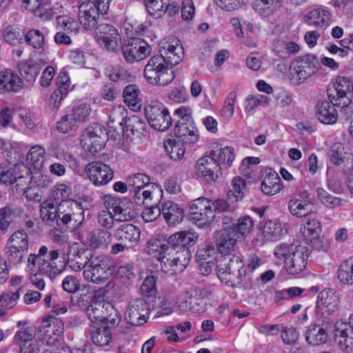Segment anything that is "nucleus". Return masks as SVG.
<instances>
[{"label": "nucleus", "instance_id": "f257e3e1", "mask_svg": "<svg viewBox=\"0 0 353 353\" xmlns=\"http://www.w3.org/2000/svg\"><path fill=\"white\" fill-rule=\"evenodd\" d=\"M57 321V319L52 316H49L46 320H43V324L38 327L34 326H27L26 321H19L17 322L18 330L14 334L13 338V343L19 346L20 349L25 347H40V343H43L45 336L50 335V333L59 336L63 332V323L58 322L59 327L57 329V334L54 333V329L50 328L52 323Z\"/></svg>", "mask_w": 353, "mask_h": 353}, {"label": "nucleus", "instance_id": "f03ea898", "mask_svg": "<svg viewBox=\"0 0 353 353\" xmlns=\"http://www.w3.org/2000/svg\"><path fill=\"white\" fill-rule=\"evenodd\" d=\"M59 250H48L42 245L37 254H30L27 258V268L37 269L39 274L50 279L55 278L65 270V264L60 258Z\"/></svg>", "mask_w": 353, "mask_h": 353}, {"label": "nucleus", "instance_id": "7ed1b4c3", "mask_svg": "<svg viewBox=\"0 0 353 353\" xmlns=\"http://www.w3.org/2000/svg\"><path fill=\"white\" fill-rule=\"evenodd\" d=\"M274 255L284 261L285 270L291 275L302 272L307 266V250L303 245L281 243L275 248Z\"/></svg>", "mask_w": 353, "mask_h": 353}, {"label": "nucleus", "instance_id": "20e7f679", "mask_svg": "<svg viewBox=\"0 0 353 353\" xmlns=\"http://www.w3.org/2000/svg\"><path fill=\"white\" fill-rule=\"evenodd\" d=\"M245 272L244 263L239 256L226 254L217 261V276L228 286L235 287L240 284Z\"/></svg>", "mask_w": 353, "mask_h": 353}, {"label": "nucleus", "instance_id": "39448f33", "mask_svg": "<svg viewBox=\"0 0 353 353\" xmlns=\"http://www.w3.org/2000/svg\"><path fill=\"white\" fill-rule=\"evenodd\" d=\"M114 270V265L108 258L101 255L92 256L83 275L85 281L99 284L108 280Z\"/></svg>", "mask_w": 353, "mask_h": 353}, {"label": "nucleus", "instance_id": "423d86ee", "mask_svg": "<svg viewBox=\"0 0 353 353\" xmlns=\"http://www.w3.org/2000/svg\"><path fill=\"white\" fill-rule=\"evenodd\" d=\"M144 77L152 85L165 86L174 79V74L171 68L163 61L161 57H151L144 69Z\"/></svg>", "mask_w": 353, "mask_h": 353}, {"label": "nucleus", "instance_id": "0eeeda50", "mask_svg": "<svg viewBox=\"0 0 353 353\" xmlns=\"http://www.w3.org/2000/svg\"><path fill=\"white\" fill-rule=\"evenodd\" d=\"M29 240L27 233L23 230H19L12 233L6 245L8 260L15 265L24 262L28 254Z\"/></svg>", "mask_w": 353, "mask_h": 353}, {"label": "nucleus", "instance_id": "6e6552de", "mask_svg": "<svg viewBox=\"0 0 353 353\" xmlns=\"http://www.w3.org/2000/svg\"><path fill=\"white\" fill-rule=\"evenodd\" d=\"M162 271L171 274L182 272L189 263L191 252L189 248L169 245L166 254L163 257Z\"/></svg>", "mask_w": 353, "mask_h": 353}, {"label": "nucleus", "instance_id": "1a4fd4ad", "mask_svg": "<svg viewBox=\"0 0 353 353\" xmlns=\"http://www.w3.org/2000/svg\"><path fill=\"white\" fill-rule=\"evenodd\" d=\"M352 82L348 77H337L327 88L330 101L337 107H347L352 102Z\"/></svg>", "mask_w": 353, "mask_h": 353}, {"label": "nucleus", "instance_id": "9d476101", "mask_svg": "<svg viewBox=\"0 0 353 353\" xmlns=\"http://www.w3.org/2000/svg\"><path fill=\"white\" fill-rule=\"evenodd\" d=\"M81 145L85 151L92 155L100 152L107 141V132L99 123L89 125L81 136Z\"/></svg>", "mask_w": 353, "mask_h": 353}, {"label": "nucleus", "instance_id": "9b49d317", "mask_svg": "<svg viewBox=\"0 0 353 353\" xmlns=\"http://www.w3.org/2000/svg\"><path fill=\"white\" fill-rule=\"evenodd\" d=\"M145 115L150 125L157 131H166L172 124L168 110L159 102H152L145 107Z\"/></svg>", "mask_w": 353, "mask_h": 353}, {"label": "nucleus", "instance_id": "f8f14e48", "mask_svg": "<svg viewBox=\"0 0 353 353\" xmlns=\"http://www.w3.org/2000/svg\"><path fill=\"white\" fill-rule=\"evenodd\" d=\"M190 216L199 227H208L215 217L211 201L204 197L192 201L190 205Z\"/></svg>", "mask_w": 353, "mask_h": 353}, {"label": "nucleus", "instance_id": "ddd939ff", "mask_svg": "<svg viewBox=\"0 0 353 353\" xmlns=\"http://www.w3.org/2000/svg\"><path fill=\"white\" fill-rule=\"evenodd\" d=\"M104 204L108 210L112 211L115 221H130L136 216V212L132 208V203L126 199L105 196Z\"/></svg>", "mask_w": 353, "mask_h": 353}, {"label": "nucleus", "instance_id": "4468645a", "mask_svg": "<svg viewBox=\"0 0 353 353\" xmlns=\"http://www.w3.org/2000/svg\"><path fill=\"white\" fill-rule=\"evenodd\" d=\"M92 109L86 103L75 106L70 113L65 115L57 123V128L61 132H67L74 126L87 122L90 119Z\"/></svg>", "mask_w": 353, "mask_h": 353}, {"label": "nucleus", "instance_id": "2eb2a0df", "mask_svg": "<svg viewBox=\"0 0 353 353\" xmlns=\"http://www.w3.org/2000/svg\"><path fill=\"white\" fill-rule=\"evenodd\" d=\"M319 61L316 56L306 54L294 61L291 65V74L294 79L304 81L316 72Z\"/></svg>", "mask_w": 353, "mask_h": 353}, {"label": "nucleus", "instance_id": "dca6fc26", "mask_svg": "<svg viewBox=\"0 0 353 353\" xmlns=\"http://www.w3.org/2000/svg\"><path fill=\"white\" fill-rule=\"evenodd\" d=\"M335 335L338 340V345L341 351L345 353L353 352V315L348 318V321H339L335 325Z\"/></svg>", "mask_w": 353, "mask_h": 353}, {"label": "nucleus", "instance_id": "f3484780", "mask_svg": "<svg viewBox=\"0 0 353 353\" xmlns=\"http://www.w3.org/2000/svg\"><path fill=\"white\" fill-rule=\"evenodd\" d=\"M100 14H103L101 6L95 2L84 1L79 6L78 19L85 30H92L97 26Z\"/></svg>", "mask_w": 353, "mask_h": 353}, {"label": "nucleus", "instance_id": "a211bd4d", "mask_svg": "<svg viewBox=\"0 0 353 353\" xmlns=\"http://www.w3.org/2000/svg\"><path fill=\"white\" fill-rule=\"evenodd\" d=\"M196 174L208 182L216 181L221 174V166L210 153L197 160Z\"/></svg>", "mask_w": 353, "mask_h": 353}, {"label": "nucleus", "instance_id": "6ab92c4d", "mask_svg": "<svg viewBox=\"0 0 353 353\" xmlns=\"http://www.w3.org/2000/svg\"><path fill=\"white\" fill-rule=\"evenodd\" d=\"M149 315L147 302L143 299L131 301L125 312V319L132 325H141L146 322Z\"/></svg>", "mask_w": 353, "mask_h": 353}, {"label": "nucleus", "instance_id": "aec40b11", "mask_svg": "<svg viewBox=\"0 0 353 353\" xmlns=\"http://www.w3.org/2000/svg\"><path fill=\"white\" fill-rule=\"evenodd\" d=\"M151 52L150 46L143 40L133 38L123 47L122 53L125 60L133 63L145 59Z\"/></svg>", "mask_w": 353, "mask_h": 353}, {"label": "nucleus", "instance_id": "412c9836", "mask_svg": "<svg viewBox=\"0 0 353 353\" xmlns=\"http://www.w3.org/2000/svg\"><path fill=\"white\" fill-rule=\"evenodd\" d=\"M90 181L96 186H102L109 183L114 176L112 169L101 161L88 163L85 168Z\"/></svg>", "mask_w": 353, "mask_h": 353}, {"label": "nucleus", "instance_id": "4be33fe9", "mask_svg": "<svg viewBox=\"0 0 353 353\" xmlns=\"http://www.w3.org/2000/svg\"><path fill=\"white\" fill-rule=\"evenodd\" d=\"M160 55L163 61L168 66L176 65L181 62L183 57V48L179 44V41L175 38H168L161 43L160 47Z\"/></svg>", "mask_w": 353, "mask_h": 353}, {"label": "nucleus", "instance_id": "5701e85b", "mask_svg": "<svg viewBox=\"0 0 353 353\" xmlns=\"http://www.w3.org/2000/svg\"><path fill=\"white\" fill-rule=\"evenodd\" d=\"M96 38L99 43L110 52L119 48L121 37L118 30L109 24H101L96 30Z\"/></svg>", "mask_w": 353, "mask_h": 353}, {"label": "nucleus", "instance_id": "b1692460", "mask_svg": "<svg viewBox=\"0 0 353 353\" xmlns=\"http://www.w3.org/2000/svg\"><path fill=\"white\" fill-rule=\"evenodd\" d=\"M300 231L305 243L314 249L319 250L321 247L320 235L322 232L321 224L316 219H308L302 223Z\"/></svg>", "mask_w": 353, "mask_h": 353}, {"label": "nucleus", "instance_id": "393cba45", "mask_svg": "<svg viewBox=\"0 0 353 353\" xmlns=\"http://www.w3.org/2000/svg\"><path fill=\"white\" fill-rule=\"evenodd\" d=\"M23 86L22 79L12 69L7 68L0 72V94L17 93Z\"/></svg>", "mask_w": 353, "mask_h": 353}, {"label": "nucleus", "instance_id": "a878e982", "mask_svg": "<svg viewBox=\"0 0 353 353\" xmlns=\"http://www.w3.org/2000/svg\"><path fill=\"white\" fill-rule=\"evenodd\" d=\"M290 214L297 218L305 217L312 212V201L307 190L299 193L298 197L289 200L288 204Z\"/></svg>", "mask_w": 353, "mask_h": 353}, {"label": "nucleus", "instance_id": "bb28decb", "mask_svg": "<svg viewBox=\"0 0 353 353\" xmlns=\"http://www.w3.org/2000/svg\"><path fill=\"white\" fill-rule=\"evenodd\" d=\"M141 231L133 224H123L113 232V236L118 241L127 243L132 248L138 245L140 241Z\"/></svg>", "mask_w": 353, "mask_h": 353}, {"label": "nucleus", "instance_id": "cd10ccee", "mask_svg": "<svg viewBox=\"0 0 353 353\" xmlns=\"http://www.w3.org/2000/svg\"><path fill=\"white\" fill-rule=\"evenodd\" d=\"M236 237V234L232 228L227 227L218 232L216 247L222 256L231 254L230 253L235 250Z\"/></svg>", "mask_w": 353, "mask_h": 353}, {"label": "nucleus", "instance_id": "c85d7f7f", "mask_svg": "<svg viewBox=\"0 0 353 353\" xmlns=\"http://www.w3.org/2000/svg\"><path fill=\"white\" fill-rule=\"evenodd\" d=\"M304 21L310 26L325 30L332 23V15L323 8L313 9L304 17Z\"/></svg>", "mask_w": 353, "mask_h": 353}, {"label": "nucleus", "instance_id": "c756f323", "mask_svg": "<svg viewBox=\"0 0 353 353\" xmlns=\"http://www.w3.org/2000/svg\"><path fill=\"white\" fill-rule=\"evenodd\" d=\"M110 312H114L113 306L104 301H94L86 310L88 319L94 323H103Z\"/></svg>", "mask_w": 353, "mask_h": 353}, {"label": "nucleus", "instance_id": "7c9ffc66", "mask_svg": "<svg viewBox=\"0 0 353 353\" xmlns=\"http://www.w3.org/2000/svg\"><path fill=\"white\" fill-rule=\"evenodd\" d=\"M328 327L321 326L315 321L308 326L305 331V341L312 346H319L326 343L329 339Z\"/></svg>", "mask_w": 353, "mask_h": 353}, {"label": "nucleus", "instance_id": "2f4dec72", "mask_svg": "<svg viewBox=\"0 0 353 353\" xmlns=\"http://www.w3.org/2000/svg\"><path fill=\"white\" fill-rule=\"evenodd\" d=\"M145 123L139 116L132 115L125 120L123 131L132 139H141L146 135Z\"/></svg>", "mask_w": 353, "mask_h": 353}, {"label": "nucleus", "instance_id": "473e14b6", "mask_svg": "<svg viewBox=\"0 0 353 353\" xmlns=\"http://www.w3.org/2000/svg\"><path fill=\"white\" fill-rule=\"evenodd\" d=\"M161 214L170 226L180 223L184 218L183 210L172 201H166L161 206Z\"/></svg>", "mask_w": 353, "mask_h": 353}, {"label": "nucleus", "instance_id": "72a5a7b5", "mask_svg": "<svg viewBox=\"0 0 353 353\" xmlns=\"http://www.w3.org/2000/svg\"><path fill=\"white\" fill-rule=\"evenodd\" d=\"M174 134L176 139L185 144L194 143L198 140L197 130L192 125L191 121H179L174 128Z\"/></svg>", "mask_w": 353, "mask_h": 353}, {"label": "nucleus", "instance_id": "f704fd0d", "mask_svg": "<svg viewBox=\"0 0 353 353\" xmlns=\"http://www.w3.org/2000/svg\"><path fill=\"white\" fill-rule=\"evenodd\" d=\"M176 303L179 308L185 311L201 312L205 310V303L198 299L193 292L186 291L180 294Z\"/></svg>", "mask_w": 353, "mask_h": 353}, {"label": "nucleus", "instance_id": "c9c22d12", "mask_svg": "<svg viewBox=\"0 0 353 353\" xmlns=\"http://www.w3.org/2000/svg\"><path fill=\"white\" fill-rule=\"evenodd\" d=\"M113 234L104 229H96L89 232L86 243L91 249L106 248L112 240Z\"/></svg>", "mask_w": 353, "mask_h": 353}, {"label": "nucleus", "instance_id": "e433bc0d", "mask_svg": "<svg viewBox=\"0 0 353 353\" xmlns=\"http://www.w3.org/2000/svg\"><path fill=\"white\" fill-rule=\"evenodd\" d=\"M261 183V190L267 195L272 196L282 189L281 180L279 174L272 169L265 170Z\"/></svg>", "mask_w": 353, "mask_h": 353}, {"label": "nucleus", "instance_id": "4c0bfd02", "mask_svg": "<svg viewBox=\"0 0 353 353\" xmlns=\"http://www.w3.org/2000/svg\"><path fill=\"white\" fill-rule=\"evenodd\" d=\"M330 101H323L317 103L316 105L318 119L325 124H333L336 122L338 113Z\"/></svg>", "mask_w": 353, "mask_h": 353}, {"label": "nucleus", "instance_id": "58836bf2", "mask_svg": "<svg viewBox=\"0 0 353 353\" xmlns=\"http://www.w3.org/2000/svg\"><path fill=\"white\" fill-rule=\"evenodd\" d=\"M285 232L284 227L278 220H270L261 228V235L263 241H273L279 239Z\"/></svg>", "mask_w": 353, "mask_h": 353}, {"label": "nucleus", "instance_id": "ea45409f", "mask_svg": "<svg viewBox=\"0 0 353 353\" xmlns=\"http://www.w3.org/2000/svg\"><path fill=\"white\" fill-rule=\"evenodd\" d=\"M89 262L90 257L83 249L74 248L68 252V265L75 272L84 270Z\"/></svg>", "mask_w": 353, "mask_h": 353}, {"label": "nucleus", "instance_id": "a19ab883", "mask_svg": "<svg viewBox=\"0 0 353 353\" xmlns=\"http://www.w3.org/2000/svg\"><path fill=\"white\" fill-rule=\"evenodd\" d=\"M198 239L196 233L192 231H181L172 234L168 239L169 245L188 248L194 245Z\"/></svg>", "mask_w": 353, "mask_h": 353}, {"label": "nucleus", "instance_id": "79ce46f5", "mask_svg": "<svg viewBox=\"0 0 353 353\" xmlns=\"http://www.w3.org/2000/svg\"><path fill=\"white\" fill-rule=\"evenodd\" d=\"M339 298L333 289H325L317 296L316 303L323 307L338 310Z\"/></svg>", "mask_w": 353, "mask_h": 353}, {"label": "nucleus", "instance_id": "37998d69", "mask_svg": "<svg viewBox=\"0 0 353 353\" xmlns=\"http://www.w3.org/2000/svg\"><path fill=\"white\" fill-rule=\"evenodd\" d=\"M41 70V66L33 60L23 61L19 65V70L23 79L29 82L35 81Z\"/></svg>", "mask_w": 353, "mask_h": 353}, {"label": "nucleus", "instance_id": "c03bdc74", "mask_svg": "<svg viewBox=\"0 0 353 353\" xmlns=\"http://www.w3.org/2000/svg\"><path fill=\"white\" fill-rule=\"evenodd\" d=\"M281 6V0H254V10L261 16L267 17L272 15Z\"/></svg>", "mask_w": 353, "mask_h": 353}, {"label": "nucleus", "instance_id": "a18cd8bd", "mask_svg": "<svg viewBox=\"0 0 353 353\" xmlns=\"http://www.w3.org/2000/svg\"><path fill=\"white\" fill-rule=\"evenodd\" d=\"M337 310L323 307L316 303L314 321L321 326L329 327L332 324Z\"/></svg>", "mask_w": 353, "mask_h": 353}, {"label": "nucleus", "instance_id": "49530a36", "mask_svg": "<svg viewBox=\"0 0 353 353\" xmlns=\"http://www.w3.org/2000/svg\"><path fill=\"white\" fill-rule=\"evenodd\" d=\"M23 179V174L21 173V166L15 165L9 169H6L0 165V181L6 185H12L18 181Z\"/></svg>", "mask_w": 353, "mask_h": 353}, {"label": "nucleus", "instance_id": "de8ad7c7", "mask_svg": "<svg viewBox=\"0 0 353 353\" xmlns=\"http://www.w3.org/2000/svg\"><path fill=\"white\" fill-rule=\"evenodd\" d=\"M168 248V243L166 244L158 239H151L148 243L147 253L153 257H156L161 262L162 266L163 265V257L166 254Z\"/></svg>", "mask_w": 353, "mask_h": 353}, {"label": "nucleus", "instance_id": "09e8293b", "mask_svg": "<svg viewBox=\"0 0 353 353\" xmlns=\"http://www.w3.org/2000/svg\"><path fill=\"white\" fill-rule=\"evenodd\" d=\"M184 143L177 139H169L164 143L165 150L170 159L174 161L182 159L185 154Z\"/></svg>", "mask_w": 353, "mask_h": 353}, {"label": "nucleus", "instance_id": "8fccbe9b", "mask_svg": "<svg viewBox=\"0 0 353 353\" xmlns=\"http://www.w3.org/2000/svg\"><path fill=\"white\" fill-rule=\"evenodd\" d=\"M127 119V110L125 107L123 105H115L112 108L108 126L114 130L116 129L117 125H119L123 128L125 124V120Z\"/></svg>", "mask_w": 353, "mask_h": 353}, {"label": "nucleus", "instance_id": "3c124183", "mask_svg": "<svg viewBox=\"0 0 353 353\" xmlns=\"http://www.w3.org/2000/svg\"><path fill=\"white\" fill-rule=\"evenodd\" d=\"M71 193V188L67 185L62 183L57 185L53 188L51 192V196L54 199L56 204L61 205L63 203L72 204L73 201L68 200Z\"/></svg>", "mask_w": 353, "mask_h": 353}, {"label": "nucleus", "instance_id": "603ef678", "mask_svg": "<svg viewBox=\"0 0 353 353\" xmlns=\"http://www.w3.org/2000/svg\"><path fill=\"white\" fill-rule=\"evenodd\" d=\"M210 153L211 155L215 157V160L219 163V165H223L226 167H230L234 159V149L230 147H225L217 151L212 150Z\"/></svg>", "mask_w": 353, "mask_h": 353}, {"label": "nucleus", "instance_id": "864d4df0", "mask_svg": "<svg viewBox=\"0 0 353 353\" xmlns=\"http://www.w3.org/2000/svg\"><path fill=\"white\" fill-rule=\"evenodd\" d=\"M338 278L344 284H353V256L340 265Z\"/></svg>", "mask_w": 353, "mask_h": 353}, {"label": "nucleus", "instance_id": "5fc2aeb1", "mask_svg": "<svg viewBox=\"0 0 353 353\" xmlns=\"http://www.w3.org/2000/svg\"><path fill=\"white\" fill-rule=\"evenodd\" d=\"M45 154L46 150L44 148L39 145H34L30 148L27 155V160L34 166L35 169L40 170L43 167Z\"/></svg>", "mask_w": 353, "mask_h": 353}, {"label": "nucleus", "instance_id": "6e6d98bb", "mask_svg": "<svg viewBox=\"0 0 353 353\" xmlns=\"http://www.w3.org/2000/svg\"><path fill=\"white\" fill-rule=\"evenodd\" d=\"M60 214L52 203H44L41 206L40 215L46 224L51 225L60 216Z\"/></svg>", "mask_w": 353, "mask_h": 353}, {"label": "nucleus", "instance_id": "4d7b16f0", "mask_svg": "<svg viewBox=\"0 0 353 353\" xmlns=\"http://www.w3.org/2000/svg\"><path fill=\"white\" fill-rule=\"evenodd\" d=\"M316 193L321 202L328 208L340 207L345 202L342 199L330 194L321 188L316 189Z\"/></svg>", "mask_w": 353, "mask_h": 353}, {"label": "nucleus", "instance_id": "13d9d810", "mask_svg": "<svg viewBox=\"0 0 353 353\" xmlns=\"http://www.w3.org/2000/svg\"><path fill=\"white\" fill-rule=\"evenodd\" d=\"M57 27L68 34H77L79 31L77 22L69 16H58Z\"/></svg>", "mask_w": 353, "mask_h": 353}, {"label": "nucleus", "instance_id": "bf43d9fd", "mask_svg": "<svg viewBox=\"0 0 353 353\" xmlns=\"http://www.w3.org/2000/svg\"><path fill=\"white\" fill-rule=\"evenodd\" d=\"M123 97L125 103L129 107H131L134 110L139 108L138 105L139 103V90L134 85L126 86L123 90Z\"/></svg>", "mask_w": 353, "mask_h": 353}, {"label": "nucleus", "instance_id": "052dcab7", "mask_svg": "<svg viewBox=\"0 0 353 353\" xmlns=\"http://www.w3.org/2000/svg\"><path fill=\"white\" fill-rule=\"evenodd\" d=\"M233 190L228 192V199L236 202L243 197V190L245 187V181L240 176H236L232 180Z\"/></svg>", "mask_w": 353, "mask_h": 353}, {"label": "nucleus", "instance_id": "680f3d73", "mask_svg": "<svg viewBox=\"0 0 353 353\" xmlns=\"http://www.w3.org/2000/svg\"><path fill=\"white\" fill-rule=\"evenodd\" d=\"M150 183V178L145 174L137 173L129 176L127 179V184L130 190L144 189Z\"/></svg>", "mask_w": 353, "mask_h": 353}, {"label": "nucleus", "instance_id": "e2e57ef3", "mask_svg": "<svg viewBox=\"0 0 353 353\" xmlns=\"http://www.w3.org/2000/svg\"><path fill=\"white\" fill-rule=\"evenodd\" d=\"M170 0H144L145 6L150 15L159 18L163 14V8Z\"/></svg>", "mask_w": 353, "mask_h": 353}, {"label": "nucleus", "instance_id": "0e129e2a", "mask_svg": "<svg viewBox=\"0 0 353 353\" xmlns=\"http://www.w3.org/2000/svg\"><path fill=\"white\" fill-rule=\"evenodd\" d=\"M253 226L254 222L252 218L248 215H245L238 219L232 230H234L236 234H239L241 236H245L252 231Z\"/></svg>", "mask_w": 353, "mask_h": 353}, {"label": "nucleus", "instance_id": "69168bd1", "mask_svg": "<svg viewBox=\"0 0 353 353\" xmlns=\"http://www.w3.org/2000/svg\"><path fill=\"white\" fill-rule=\"evenodd\" d=\"M111 339V332L107 327H99L92 331V339L93 343L97 345H106L110 343Z\"/></svg>", "mask_w": 353, "mask_h": 353}, {"label": "nucleus", "instance_id": "338daca9", "mask_svg": "<svg viewBox=\"0 0 353 353\" xmlns=\"http://www.w3.org/2000/svg\"><path fill=\"white\" fill-rule=\"evenodd\" d=\"M237 98V94L234 91L230 92L227 96L220 114L225 119H230L234 113V104Z\"/></svg>", "mask_w": 353, "mask_h": 353}, {"label": "nucleus", "instance_id": "774afa93", "mask_svg": "<svg viewBox=\"0 0 353 353\" xmlns=\"http://www.w3.org/2000/svg\"><path fill=\"white\" fill-rule=\"evenodd\" d=\"M344 154L345 147L339 143L332 145L328 152L330 160L336 165H340L344 162Z\"/></svg>", "mask_w": 353, "mask_h": 353}]
</instances>
